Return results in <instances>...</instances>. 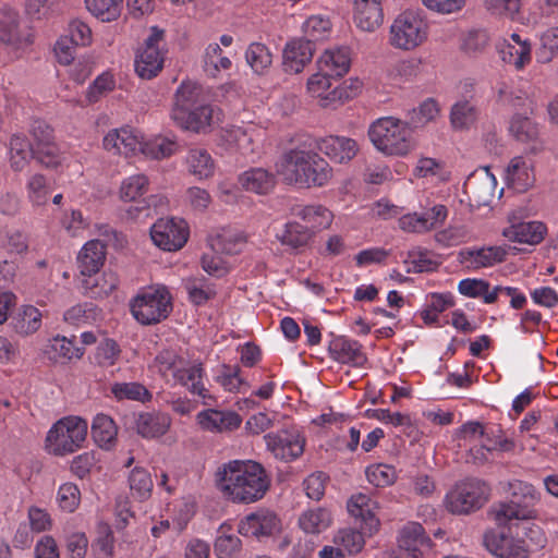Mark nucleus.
<instances>
[{
	"label": "nucleus",
	"mask_w": 558,
	"mask_h": 558,
	"mask_svg": "<svg viewBox=\"0 0 558 558\" xmlns=\"http://www.w3.org/2000/svg\"><path fill=\"white\" fill-rule=\"evenodd\" d=\"M231 60L222 56V50L217 43L209 44L204 53V70L205 72L215 77L221 70H229L231 68Z\"/></svg>",
	"instance_id": "nucleus-54"
},
{
	"label": "nucleus",
	"mask_w": 558,
	"mask_h": 558,
	"mask_svg": "<svg viewBox=\"0 0 558 558\" xmlns=\"http://www.w3.org/2000/svg\"><path fill=\"white\" fill-rule=\"evenodd\" d=\"M167 51L165 32L157 26L150 27V34L135 56L136 74L144 80L157 76L163 68Z\"/></svg>",
	"instance_id": "nucleus-8"
},
{
	"label": "nucleus",
	"mask_w": 558,
	"mask_h": 558,
	"mask_svg": "<svg viewBox=\"0 0 558 558\" xmlns=\"http://www.w3.org/2000/svg\"><path fill=\"white\" fill-rule=\"evenodd\" d=\"M140 155L149 159H163L172 156L177 149L178 144L174 140L162 135H156L146 138L143 134L141 137Z\"/></svg>",
	"instance_id": "nucleus-37"
},
{
	"label": "nucleus",
	"mask_w": 558,
	"mask_h": 558,
	"mask_svg": "<svg viewBox=\"0 0 558 558\" xmlns=\"http://www.w3.org/2000/svg\"><path fill=\"white\" fill-rule=\"evenodd\" d=\"M509 132L515 140L526 143L537 138L538 126L530 118L515 114L510 120Z\"/></svg>",
	"instance_id": "nucleus-57"
},
{
	"label": "nucleus",
	"mask_w": 558,
	"mask_h": 558,
	"mask_svg": "<svg viewBox=\"0 0 558 558\" xmlns=\"http://www.w3.org/2000/svg\"><path fill=\"white\" fill-rule=\"evenodd\" d=\"M142 133L130 126L110 130L102 138V148L112 156L131 158L140 155Z\"/></svg>",
	"instance_id": "nucleus-13"
},
{
	"label": "nucleus",
	"mask_w": 558,
	"mask_h": 558,
	"mask_svg": "<svg viewBox=\"0 0 558 558\" xmlns=\"http://www.w3.org/2000/svg\"><path fill=\"white\" fill-rule=\"evenodd\" d=\"M132 316L144 326L155 325L166 319L172 311V296L163 284L141 289L130 301Z\"/></svg>",
	"instance_id": "nucleus-5"
},
{
	"label": "nucleus",
	"mask_w": 558,
	"mask_h": 558,
	"mask_svg": "<svg viewBox=\"0 0 558 558\" xmlns=\"http://www.w3.org/2000/svg\"><path fill=\"white\" fill-rule=\"evenodd\" d=\"M219 120V112L210 105H198L172 119L177 126L193 133H207Z\"/></svg>",
	"instance_id": "nucleus-16"
},
{
	"label": "nucleus",
	"mask_w": 558,
	"mask_h": 558,
	"mask_svg": "<svg viewBox=\"0 0 558 558\" xmlns=\"http://www.w3.org/2000/svg\"><path fill=\"white\" fill-rule=\"evenodd\" d=\"M333 543L342 547L349 554H357L363 549L365 538L361 532L347 527L337 532L333 537Z\"/></svg>",
	"instance_id": "nucleus-61"
},
{
	"label": "nucleus",
	"mask_w": 558,
	"mask_h": 558,
	"mask_svg": "<svg viewBox=\"0 0 558 558\" xmlns=\"http://www.w3.org/2000/svg\"><path fill=\"white\" fill-rule=\"evenodd\" d=\"M27 199L33 206H44L51 194L48 179L40 173L32 174L26 182Z\"/></svg>",
	"instance_id": "nucleus-50"
},
{
	"label": "nucleus",
	"mask_w": 558,
	"mask_h": 558,
	"mask_svg": "<svg viewBox=\"0 0 558 558\" xmlns=\"http://www.w3.org/2000/svg\"><path fill=\"white\" fill-rule=\"evenodd\" d=\"M217 383L230 392H245L250 388V384L242 378L238 366L222 365Z\"/></svg>",
	"instance_id": "nucleus-60"
},
{
	"label": "nucleus",
	"mask_w": 558,
	"mask_h": 558,
	"mask_svg": "<svg viewBox=\"0 0 558 558\" xmlns=\"http://www.w3.org/2000/svg\"><path fill=\"white\" fill-rule=\"evenodd\" d=\"M314 144L320 153L337 163H345L352 160L359 151L357 143L345 136L330 135Z\"/></svg>",
	"instance_id": "nucleus-23"
},
{
	"label": "nucleus",
	"mask_w": 558,
	"mask_h": 558,
	"mask_svg": "<svg viewBox=\"0 0 558 558\" xmlns=\"http://www.w3.org/2000/svg\"><path fill=\"white\" fill-rule=\"evenodd\" d=\"M113 397L121 400L146 402L151 399V393L145 386L138 383H116L111 386Z\"/></svg>",
	"instance_id": "nucleus-55"
},
{
	"label": "nucleus",
	"mask_w": 558,
	"mask_h": 558,
	"mask_svg": "<svg viewBox=\"0 0 558 558\" xmlns=\"http://www.w3.org/2000/svg\"><path fill=\"white\" fill-rule=\"evenodd\" d=\"M33 157L46 168H58L65 159V153L61 151L58 145L52 141L51 131L48 128L37 134V129L33 131Z\"/></svg>",
	"instance_id": "nucleus-20"
},
{
	"label": "nucleus",
	"mask_w": 558,
	"mask_h": 558,
	"mask_svg": "<svg viewBox=\"0 0 558 558\" xmlns=\"http://www.w3.org/2000/svg\"><path fill=\"white\" fill-rule=\"evenodd\" d=\"M506 255L501 246L466 247L459 252V260L468 268L478 270L502 263Z\"/></svg>",
	"instance_id": "nucleus-21"
},
{
	"label": "nucleus",
	"mask_w": 558,
	"mask_h": 558,
	"mask_svg": "<svg viewBox=\"0 0 558 558\" xmlns=\"http://www.w3.org/2000/svg\"><path fill=\"white\" fill-rule=\"evenodd\" d=\"M81 281L83 294L90 299H104L109 296L118 286V277L114 272L105 271L99 276L82 275Z\"/></svg>",
	"instance_id": "nucleus-30"
},
{
	"label": "nucleus",
	"mask_w": 558,
	"mask_h": 558,
	"mask_svg": "<svg viewBox=\"0 0 558 558\" xmlns=\"http://www.w3.org/2000/svg\"><path fill=\"white\" fill-rule=\"evenodd\" d=\"M489 515L500 526L509 524L512 520H527L532 517V510L526 505L515 500L496 505L489 511Z\"/></svg>",
	"instance_id": "nucleus-40"
},
{
	"label": "nucleus",
	"mask_w": 558,
	"mask_h": 558,
	"mask_svg": "<svg viewBox=\"0 0 558 558\" xmlns=\"http://www.w3.org/2000/svg\"><path fill=\"white\" fill-rule=\"evenodd\" d=\"M319 71L332 77H341L351 66V50L348 47L326 49L316 61Z\"/></svg>",
	"instance_id": "nucleus-25"
},
{
	"label": "nucleus",
	"mask_w": 558,
	"mask_h": 558,
	"mask_svg": "<svg viewBox=\"0 0 558 558\" xmlns=\"http://www.w3.org/2000/svg\"><path fill=\"white\" fill-rule=\"evenodd\" d=\"M458 291L468 298H482L486 304L496 302V293L490 292L489 283L484 279H463L458 283Z\"/></svg>",
	"instance_id": "nucleus-51"
},
{
	"label": "nucleus",
	"mask_w": 558,
	"mask_h": 558,
	"mask_svg": "<svg viewBox=\"0 0 558 558\" xmlns=\"http://www.w3.org/2000/svg\"><path fill=\"white\" fill-rule=\"evenodd\" d=\"M43 314L33 306H23L14 318V330L21 336H29L41 327Z\"/></svg>",
	"instance_id": "nucleus-47"
},
{
	"label": "nucleus",
	"mask_w": 558,
	"mask_h": 558,
	"mask_svg": "<svg viewBox=\"0 0 558 558\" xmlns=\"http://www.w3.org/2000/svg\"><path fill=\"white\" fill-rule=\"evenodd\" d=\"M281 245L293 251H300L308 245L314 238L308 228L298 221H289L276 234Z\"/></svg>",
	"instance_id": "nucleus-35"
},
{
	"label": "nucleus",
	"mask_w": 558,
	"mask_h": 558,
	"mask_svg": "<svg viewBox=\"0 0 558 558\" xmlns=\"http://www.w3.org/2000/svg\"><path fill=\"white\" fill-rule=\"evenodd\" d=\"M377 509V501L366 494H355L348 501V511L362 521V529L368 536L379 529L380 523L376 517Z\"/></svg>",
	"instance_id": "nucleus-22"
},
{
	"label": "nucleus",
	"mask_w": 558,
	"mask_h": 558,
	"mask_svg": "<svg viewBox=\"0 0 558 558\" xmlns=\"http://www.w3.org/2000/svg\"><path fill=\"white\" fill-rule=\"evenodd\" d=\"M487 487L478 480L457 484L446 496V508L456 514H466L483 506Z\"/></svg>",
	"instance_id": "nucleus-9"
},
{
	"label": "nucleus",
	"mask_w": 558,
	"mask_h": 558,
	"mask_svg": "<svg viewBox=\"0 0 558 558\" xmlns=\"http://www.w3.org/2000/svg\"><path fill=\"white\" fill-rule=\"evenodd\" d=\"M203 102V89L194 82H182L174 95V102L171 110V119L182 114L183 111L192 109Z\"/></svg>",
	"instance_id": "nucleus-33"
},
{
	"label": "nucleus",
	"mask_w": 558,
	"mask_h": 558,
	"mask_svg": "<svg viewBox=\"0 0 558 558\" xmlns=\"http://www.w3.org/2000/svg\"><path fill=\"white\" fill-rule=\"evenodd\" d=\"M330 77L327 73L318 70L306 82L308 95L318 99V104L323 108H336L343 104V96H345L342 89H338V87L330 88Z\"/></svg>",
	"instance_id": "nucleus-18"
},
{
	"label": "nucleus",
	"mask_w": 558,
	"mask_h": 558,
	"mask_svg": "<svg viewBox=\"0 0 558 558\" xmlns=\"http://www.w3.org/2000/svg\"><path fill=\"white\" fill-rule=\"evenodd\" d=\"M429 36V25L421 12L407 10L400 13L390 25L389 44L402 51H413L422 47Z\"/></svg>",
	"instance_id": "nucleus-6"
},
{
	"label": "nucleus",
	"mask_w": 558,
	"mask_h": 558,
	"mask_svg": "<svg viewBox=\"0 0 558 558\" xmlns=\"http://www.w3.org/2000/svg\"><path fill=\"white\" fill-rule=\"evenodd\" d=\"M120 356L119 344L112 339H105L97 345L95 363L100 367H110L118 363Z\"/></svg>",
	"instance_id": "nucleus-62"
},
{
	"label": "nucleus",
	"mask_w": 558,
	"mask_h": 558,
	"mask_svg": "<svg viewBox=\"0 0 558 558\" xmlns=\"http://www.w3.org/2000/svg\"><path fill=\"white\" fill-rule=\"evenodd\" d=\"M539 41L537 59L542 63H548L558 54V27H550L542 33Z\"/></svg>",
	"instance_id": "nucleus-63"
},
{
	"label": "nucleus",
	"mask_w": 558,
	"mask_h": 558,
	"mask_svg": "<svg viewBox=\"0 0 558 558\" xmlns=\"http://www.w3.org/2000/svg\"><path fill=\"white\" fill-rule=\"evenodd\" d=\"M92 435L100 448L110 449L117 441L118 427L109 415L98 413L92 423Z\"/></svg>",
	"instance_id": "nucleus-39"
},
{
	"label": "nucleus",
	"mask_w": 558,
	"mask_h": 558,
	"mask_svg": "<svg viewBox=\"0 0 558 558\" xmlns=\"http://www.w3.org/2000/svg\"><path fill=\"white\" fill-rule=\"evenodd\" d=\"M267 449L275 458L292 461L304 451L305 440L296 428L281 429L264 437Z\"/></svg>",
	"instance_id": "nucleus-11"
},
{
	"label": "nucleus",
	"mask_w": 558,
	"mask_h": 558,
	"mask_svg": "<svg viewBox=\"0 0 558 558\" xmlns=\"http://www.w3.org/2000/svg\"><path fill=\"white\" fill-rule=\"evenodd\" d=\"M247 64L257 74L265 73L272 64V53L269 48L260 43H253L245 52Z\"/></svg>",
	"instance_id": "nucleus-52"
},
{
	"label": "nucleus",
	"mask_w": 558,
	"mask_h": 558,
	"mask_svg": "<svg viewBox=\"0 0 558 558\" xmlns=\"http://www.w3.org/2000/svg\"><path fill=\"white\" fill-rule=\"evenodd\" d=\"M106 259V245L99 240H90L81 248L77 263L81 275H96Z\"/></svg>",
	"instance_id": "nucleus-28"
},
{
	"label": "nucleus",
	"mask_w": 558,
	"mask_h": 558,
	"mask_svg": "<svg viewBox=\"0 0 558 558\" xmlns=\"http://www.w3.org/2000/svg\"><path fill=\"white\" fill-rule=\"evenodd\" d=\"M279 530L277 515L265 509L247 514L238 525V532L243 536L263 537L270 536Z\"/></svg>",
	"instance_id": "nucleus-19"
},
{
	"label": "nucleus",
	"mask_w": 558,
	"mask_h": 558,
	"mask_svg": "<svg viewBox=\"0 0 558 558\" xmlns=\"http://www.w3.org/2000/svg\"><path fill=\"white\" fill-rule=\"evenodd\" d=\"M187 172L197 180H207L215 174L216 162L205 148H191L184 159Z\"/></svg>",
	"instance_id": "nucleus-31"
},
{
	"label": "nucleus",
	"mask_w": 558,
	"mask_h": 558,
	"mask_svg": "<svg viewBox=\"0 0 558 558\" xmlns=\"http://www.w3.org/2000/svg\"><path fill=\"white\" fill-rule=\"evenodd\" d=\"M545 232L546 228L542 222L529 221L511 225L504 230L502 234L509 241L533 245L544 239Z\"/></svg>",
	"instance_id": "nucleus-34"
},
{
	"label": "nucleus",
	"mask_w": 558,
	"mask_h": 558,
	"mask_svg": "<svg viewBox=\"0 0 558 558\" xmlns=\"http://www.w3.org/2000/svg\"><path fill=\"white\" fill-rule=\"evenodd\" d=\"M171 425L168 414L160 412H144L138 414L135 426L144 438H157L165 435Z\"/></svg>",
	"instance_id": "nucleus-32"
},
{
	"label": "nucleus",
	"mask_w": 558,
	"mask_h": 558,
	"mask_svg": "<svg viewBox=\"0 0 558 558\" xmlns=\"http://www.w3.org/2000/svg\"><path fill=\"white\" fill-rule=\"evenodd\" d=\"M216 486L233 504H252L264 497L269 488L265 469L252 460H232L216 472Z\"/></svg>",
	"instance_id": "nucleus-2"
},
{
	"label": "nucleus",
	"mask_w": 558,
	"mask_h": 558,
	"mask_svg": "<svg viewBox=\"0 0 558 558\" xmlns=\"http://www.w3.org/2000/svg\"><path fill=\"white\" fill-rule=\"evenodd\" d=\"M263 132L253 124L231 126L221 133V144L227 150L246 156L254 154L263 140Z\"/></svg>",
	"instance_id": "nucleus-14"
},
{
	"label": "nucleus",
	"mask_w": 558,
	"mask_h": 558,
	"mask_svg": "<svg viewBox=\"0 0 558 558\" xmlns=\"http://www.w3.org/2000/svg\"><path fill=\"white\" fill-rule=\"evenodd\" d=\"M294 215L304 222L314 236L316 233L329 229L333 221V214L326 206L310 204L294 208Z\"/></svg>",
	"instance_id": "nucleus-26"
},
{
	"label": "nucleus",
	"mask_w": 558,
	"mask_h": 558,
	"mask_svg": "<svg viewBox=\"0 0 558 558\" xmlns=\"http://www.w3.org/2000/svg\"><path fill=\"white\" fill-rule=\"evenodd\" d=\"M150 238L163 251H178L187 241V223L179 218H160L153 225Z\"/></svg>",
	"instance_id": "nucleus-10"
},
{
	"label": "nucleus",
	"mask_w": 558,
	"mask_h": 558,
	"mask_svg": "<svg viewBox=\"0 0 558 558\" xmlns=\"http://www.w3.org/2000/svg\"><path fill=\"white\" fill-rule=\"evenodd\" d=\"M489 44V36L484 29H470L460 37V49L468 56L482 53Z\"/></svg>",
	"instance_id": "nucleus-56"
},
{
	"label": "nucleus",
	"mask_w": 558,
	"mask_h": 558,
	"mask_svg": "<svg viewBox=\"0 0 558 558\" xmlns=\"http://www.w3.org/2000/svg\"><path fill=\"white\" fill-rule=\"evenodd\" d=\"M398 547L402 550L423 554V550L429 547V539L421 524L410 522L400 531Z\"/></svg>",
	"instance_id": "nucleus-41"
},
{
	"label": "nucleus",
	"mask_w": 558,
	"mask_h": 558,
	"mask_svg": "<svg viewBox=\"0 0 558 558\" xmlns=\"http://www.w3.org/2000/svg\"><path fill=\"white\" fill-rule=\"evenodd\" d=\"M209 244L211 250L215 252L235 254L241 251L244 244V238L236 232L222 231L213 236Z\"/></svg>",
	"instance_id": "nucleus-58"
},
{
	"label": "nucleus",
	"mask_w": 558,
	"mask_h": 558,
	"mask_svg": "<svg viewBox=\"0 0 558 558\" xmlns=\"http://www.w3.org/2000/svg\"><path fill=\"white\" fill-rule=\"evenodd\" d=\"M199 427L210 433H227L240 427L242 417L234 411L207 409L196 415Z\"/></svg>",
	"instance_id": "nucleus-24"
},
{
	"label": "nucleus",
	"mask_w": 558,
	"mask_h": 558,
	"mask_svg": "<svg viewBox=\"0 0 558 558\" xmlns=\"http://www.w3.org/2000/svg\"><path fill=\"white\" fill-rule=\"evenodd\" d=\"M478 116L477 108L470 100L457 101L450 112V122L454 130L471 128Z\"/></svg>",
	"instance_id": "nucleus-48"
},
{
	"label": "nucleus",
	"mask_w": 558,
	"mask_h": 558,
	"mask_svg": "<svg viewBox=\"0 0 558 558\" xmlns=\"http://www.w3.org/2000/svg\"><path fill=\"white\" fill-rule=\"evenodd\" d=\"M238 182L246 192L265 195L275 187L276 178L264 168H251L239 175Z\"/></svg>",
	"instance_id": "nucleus-27"
},
{
	"label": "nucleus",
	"mask_w": 558,
	"mask_h": 558,
	"mask_svg": "<svg viewBox=\"0 0 558 558\" xmlns=\"http://www.w3.org/2000/svg\"><path fill=\"white\" fill-rule=\"evenodd\" d=\"M315 45L306 39H291L282 50V71L287 74H299L312 61Z\"/></svg>",
	"instance_id": "nucleus-17"
},
{
	"label": "nucleus",
	"mask_w": 558,
	"mask_h": 558,
	"mask_svg": "<svg viewBox=\"0 0 558 558\" xmlns=\"http://www.w3.org/2000/svg\"><path fill=\"white\" fill-rule=\"evenodd\" d=\"M33 157V144L27 138L13 135L10 140V163L15 171H22Z\"/></svg>",
	"instance_id": "nucleus-49"
},
{
	"label": "nucleus",
	"mask_w": 558,
	"mask_h": 558,
	"mask_svg": "<svg viewBox=\"0 0 558 558\" xmlns=\"http://www.w3.org/2000/svg\"><path fill=\"white\" fill-rule=\"evenodd\" d=\"M33 40L29 29L20 28L17 14L8 4H3L0 9V43L14 51H24Z\"/></svg>",
	"instance_id": "nucleus-12"
},
{
	"label": "nucleus",
	"mask_w": 558,
	"mask_h": 558,
	"mask_svg": "<svg viewBox=\"0 0 558 558\" xmlns=\"http://www.w3.org/2000/svg\"><path fill=\"white\" fill-rule=\"evenodd\" d=\"M47 353L56 362L78 360L84 354V348L76 345L72 339L57 336L50 340Z\"/></svg>",
	"instance_id": "nucleus-46"
},
{
	"label": "nucleus",
	"mask_w": 558,
	"mask_h": 558,
	"mask_svg": "<svg viewBox=\"0 0 558 558\" xmlns=\"http://www.w3.org/2000/svg\"><path fill=\"white\" fill-rule=\"evenodd\" d=\"M332 522L330 511L325 508H315L304 511L299 518V525L310 534H319L327 530Z\"/></svg>",
	"instance_id": "nucleus-45"
},
{
	"label": "nucleus",
	"mask_w": 558,
	"mask_h": 558,
	"mask_svg": "<svg viewBox=\"0 0 558 558\" xmlns=\"http://www.w3.org/2000/svg\"><path fill=\"white\" fill-rule=\"evenodd\" d=\"M504 179L509 189L524 193L535 183L534 162L529 156H515L505 168Z\"/></svg>",
	"instance_id": "nucleus-15"
},
{
	"label": "nucleus",
	"mask_w": 558,
	"mask_h": 558,
	"mask_svg": "<svg viewBox=\"0 0 558 558\" xmlns=\"http://www.w3.org/2000/svg\"><path fill=\"white\" fill-rule=\"evenodd\" d=\"M87 428V422L78 416L59 420L47 433V450L54 456H65L76 451L86 439Z\"/></svg>",
	"instance_id": "nucleus-7"
},
{
	"label": "nucleus",
	"mask_w": 558,
	"mask_h": 558,
	"mask_svg": "<svg viewBox=\"0 0 558 558\" xmlns=\"http://www.w3.org/2000/svg\"><path fill=\"white\" fill-rule=\"evenodd\" d=\"M129 486L135 498L145 500L150 497L154 483L147 470L135 466L129 475Z\"/></svg>",
	"instance_id": "nucleus-53"
},
{
	"label": "nucleus",
	"mask_w": 558,
	"mask_h": 558,
	"mask_svg": "<svg viewBox=\"0 0 558 558\" xmlns=\"http://www.w3.org/2000/svg\"><path fill=\"white\" fill-rule=\"evenodd\" d=\"M384 21L380 2H355L354 22L364 32H374Z\"/></svg>",
	"instance_id": "nucleus-36"
},
{
	"label": "nucleus",
	"mask_w": 558,
	"mask_h": 558,
	"mask_svg": "<svg viewBox=\"0 0 558 558\" xmlns=\"http://www.w3.org/2000/svg\"><path fill=\"white\" fill-rule=\"evenodd\" d=\"M331 350L335 359L343 364L362 366L367 360L362 345L355 340L339 338L332 343Z\"/></svg>",
	"instance_id": "nucleus-38"
},
{
	"label": "nucleus",
	"mask_w": 558,
	"mask_h": 558,
	"mask_svg": "<svg viewBox=\"0 0 558 558\" xmlns=\"http://www.w3.org/2000/svg\"><path fill=\"white\" fill-rule=\"evenodd\" d=\"M367 134L374 147L385 156L404 157L416 147L409 123L395 117L377 119L369 125Z\"/></svg>",
	"instance_id": "nucleus-3"
},
{
	"label": "nucleus",
	"mask_w": 558,
	"mask_h": 558,
	"mask_svg": "<svg viewBox=\"0 0 558 558\" xmlns=\"http://www.w3.org/2000/svg\"><path fill=\"white\" fill-rule=\"evenodd\" d=\"M276 172L286 183L306 189L325 186L333 177L331 166L308 140L283 151L276 162Z\"/></svg>",
	"instance_id": "nucleus-1"
},
{
	"label": "nucleus",
	"mask_w": 558,
	"mask_h": 558,
	"mask_svg": "<svg viewBox=\"0 0 558 558\" xmlns=\"http://www.w3.org/2000/svg\"><path fill=\"white\" fill-rule=\"evenodd\" d=\"M439 114V107L434 99L424 100L410 113V122L414 128H421L434 121Z\"/></svg>",
	"instance_id": "nucleus-64"
},
{
	"label": "nucleus",
	"mask_w": 558,
	"mask_h": 558,
	"mask_svg": "<svg viewBox=\"0 0 558 558\" xmlns=\"http://www.w3.org/2000/svg\"><path fill=\"white\" fill-rule=\"evenodd\" d=\"M155 361L159 373L166 379L172 378L175 384L185 387L191 393L201 397L205 404H208L207 399H211V396L203 381L205 372L201 362L186 361L171 351L159 353Z\"/></svg>",
	"instance_id": "nucleus-4"
},
{
	"label": "nucleus",
	"mask_w": 558,
	"mask_h": 558,
	"mask_svg": "<svg viewBox=\"0 0 558 558\" xmlns=\"http://www.w3.org/2000/svg\"><path fill=\"white\" fill-rule=\"evenodd\" d=\"M241 547V539L233 533L232 525L221 524L214 544L216 556L218 558H235Z\"/></svg>",
	"instance_id": "nucleus-43"
},
{
	"label": "nucleus",
	"mask_w": 558,
	"mask_h": 558,
	"mask_svg": "<svg viewBox=\"0 0 558 558\" xmlns=\"http://www.w3.org/2000/svg\"><path fill=\"white\" fill-rule=\"evenodd\" d=\"M532 46L531 43L518 45L506 44L501 49L502 60L521 70L531 62Z\"/></svg>",
	"instance_id": "nucleus-59"
},
{
	"label": "nucleus",
	"mask_w": 558,
	"mask_h": 558,
	"mask_svg": "<svg viewBox=\"0 0 558 558\" xmlns=\"http://www.w3.org/2000/svg\"><path fill=\"white\" fill-rule=\"evenodd\" d=\"M148 177L144 173H135L121 181L118 196L124 203H136L148 192Z\"/></svg>",
	"instance_id": "nucleus-42"
},
{
	"label": "nucleus",
	"mask_w": 558,
	"mask_h": 558,
	"mask_svg": "<svg viewBox=\"0 0 558 558\" xmlns=\"http://www.w3.org/2000/svg\"><path fill=\"white\" fill-rule=\"evenodd\" d=\"M496 185L495 175L488 168H484L466 181L465 189L480 205H486L494 198Z\"/></svg>",
	"instance_id": "nucleus-29"
},
{
	"label": "nucleus",
	"mask_w": 558,
	"mask_h": 558,
	"mask_svg": "<svg viewBox=\"0 0 558 558\" xmlns=\"http://www.w3.org/2000/svg\"><path fill=\"white\" fill-rule=\"evenodd\" d=\"M487 11L495 16L507 17L526 25H534L541 22V16L533 13L529 16L522 14L520 2H487Z\"/></svg>",
	"instance_id": "nucleus-44"
}]
</instances>
